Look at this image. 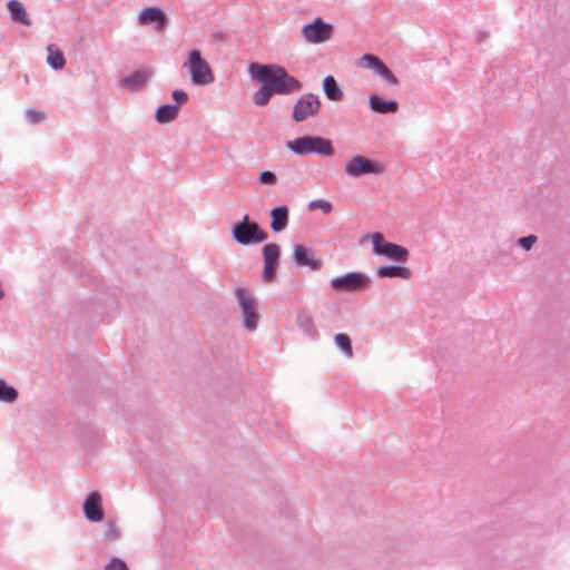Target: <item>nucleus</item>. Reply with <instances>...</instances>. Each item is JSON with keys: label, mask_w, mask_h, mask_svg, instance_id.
<instances>
[{"label": "nucleus", "mask_w": 570, "mask_h": 570, "mask_svg": "<svg viewBox=\"0 0 570 570\" xmlns=\"http://www.w3.org/2000/svg\"><path fill=\"white\" fill-rule=\"evenodd\" d=\"M248 73L252 79L262 82L253 95V102L258 107L266 106L273 95H291L302 89V82L278 65L252 62Z\"/></svg>", "instance_id": "f257e3e1"}, {"label": "nucleus", "mask_w": 570, "mask_h": 570, "mask_svg": "<svg viewBox=\"0 0 570 570\" xmlns=\"http://www.w3.org/2000/svg\"><path fill=\"white\" fill-rule=\"evenodd\" d=\"M287 148L296 155L304 156L316 154L331 157L334 147L330 139L320 136H303L287 142Z\"/></svg>", "instance_id": "f03ea898"}, {"label": "nucleus", "mask_w": 570, "mask_h": 570, "mask_svg": "<svg viewBox=\"0 0 570 570\" xmlns=\"http://www.w3.org/2000/svg\"><path fill=\"white\" fill-rule=\"evenodd\" d=\"M232 236L243 246L256 245L268 238V234L256 222L250 220L248 215L233 226Z\"/></svg>", "instance_id": "7ed1b4c3"}, {"label": "nucleus", "mask_w": 570, "mask_h": 570, "mask_svg": "<svg viewBox=\"0 0 570 570\" xmlns=\"http://www.w3.org/2000/svg\"><path fill=\"white\" fill-rule=\"evenodd\" d=\"M234 294L242 312L244 328L254 332L259 322L255 297L245 287H236Z\"/></svg>", "instance_id": "20e7f679"}, {"label": "nucleus", "mask_w": 570, "mask_h": 570, "mask_svg": "<svg viewBox=\"0 0 570 570\" xmlns=\"http://www.w3.org/2000/svg\"><path fill=\"white\" fill-rule=\"evenodd\" d=\"M184 68L188 70L191 82L196 86H206L214 81L210 66L198 50L189 51L188 59L184 62Z\"/></svg>", "instance_id": "39448f33"}, {"label": "nucleus", "mask_w": 570, "mask_h": 570, "mask_svg": "<svg viewBox=\"0 0 570 570\" xmlns=\"http://www.w3.org/2000/svg\"><path fill=\"white\" fill-rule=\"evenodd\" d=\"M373 253L385 256L387 259L404 264L409 258V250L395 243L386 242L381 233H374L372 236Z\"/></svg>", "instance_id": "423d86ee"}, {"label": "nucleus", "mask_w": 570, "mask_h": 570, "mask_svg": "<svg viewBox=\"0 0 570 570\" xmlns=\"http://www.w3.org/2000/svg\"><path fill=\"white\" fill-rule=\"evenodd\" d=\"M344 170L347 176L357 178L364 175H381L384 173V166L367 157L356 155L346 161Z\"/></svg>", "instance_id": "0eeeda50"}, {"label": "nucleus", "mask_w": 570, "mask_h": 570, "mask_svg": "<svg viewBox=\"0 0 570 570\" xmlns=\"http://www.w3.org/2000/svg\"><path fill=\"white\" fill-rule=\"evenodd\" d=\"M321 106L318 95L312 92L302 95L294 104L292 117L296 122H302L309 117H315L320 112Z\"/></svg>", "instance_id": "6e6552de"}, {"label": "nucleus", "mask_w": 570, "mask_h": 570, "mask_svg": "<svg viewBox=\"0 0 570 570\" xmlns=\"http://www.w3.org/2000/svg\"><path fill=\"white\" fill-rule=\"evenodd\" d=\"M371 283L370 277L361 272H350L331 279V287L337 292H356L364 289Z\"/></svg>", "instance_id": "1a4fd4ad"}, {"label": "nucleus", "mask_w": 570, "mask_h": 570, "mask_svg": "<svg viewBox=\"0 0 570 570\" xmlns=\"http://www.w3.org/2000/svg\"><path fill=\"white\" fill-rule=\"evenodd\" d=\"M301 33L307 43H323L331 39L333 26L323 21L321 18H316L311 23L304 24L301 29Z\"/></svg>", "instance_id": "9d476101"}, {"label": "nucleus", "mask_w": 570, "mask_h": 570, "mask_svg": "<svg viewBox=\"0 0 570 570\" xmlns=\"http://www.w3.org/2000/svg\"><path fill=\"white\" fill-rule=\"evenodd\" d=\"M102 498L99 492L91 491L85 499L82 509L86 519L90 522H99L104 519L101 504Z\"/></svg>", "instance_id": "9b49d317"}, {"label": "nucleus", "mask_w": 570, "mask_h": 570, "mask_svg": "<svg viewBox=\"0 0 570 570\" xmlns=\"http://www.w3.org/2000/svg\"><path fill=\"white\" fill-rule=\"evenodd\" d=\"M151 77L153 70L148 68H142L122 77L119 81V85L121 88H126L131 91H138L146 86V83L151 79Z\"/></svg>", "instance_id": "f8f14e48"}, {"label": "nucleus", "mask_w": 570, "mask_h": 570, "mask_svg": "<svg viewBox=\"0 0 570 570\" xmlns=\"http://www.w3.org/2000/svg\"><path fill=\"white\" fill-rule=\"evenodd\" d=\"M138 22L141 26L157 23L156 30L161 31L167 27L168 20L165 12L158 7L144 8L138 17Z\"/></svg>", "instance_id": "ddd939ff"}, {"label": "nucleus", "mask_w": 570, "mask_h": 570, "mask_svg": "<svg viewBox=\"0 0 570 570\" xmlns=\"http://www.w3.org/2000/svg\"><path fill=\"white\" fill-rule=\"evenodd\" d=\"M368 105L373 112L381 115L395 114L399 110V104L395 100H385L376 94L368 97Z\"/></svg>", "instance_id": "4468645a"}, {"label": "nucleus", "mask_w": 570, "mask_h": 570, "mask_svg": "<svg viewBox=\"0 0 570 570\" xmlns=\"http://www.w3.org/2000/svg\"><path fill=\"white\" fill-rule=\"evenodd\" d=\"M7 9L10 14V19L14 23H20L23 26H31V20L27 13L24 6L18 0H9L7 3Z\"/></svg>", "instance_id": "2eb2a0df"}, {"label": "nucleus", "mask_w": 570, "mask_h": 570, "mask_svg": "<svg viewBox=\"0 0 570 570\" xmlns=\"http://www.w3.org/2000/svg\"><path fill=\"white\" fill-rule=\"evenodd\" d=\"M293 258L297 266H307L312 271H318L322 266L321 261L309 257L307 248L303 245H296L294 247Z\"/></svg>", "instance_id": "dca6fc26"}, {"label": "nucleus", "mask_w": 570, "mask_h": 570, "mask_svg": "<svg viewBox=\"0 0 570 570\" xmlns=\"http://www.w3.org/2000/svg\"><path fill=\"white\" fill-rule=\"evenodd\" d=\"M271 218V229L274 233H281L288 225V208L284 205L273 208Z\"/></svg>", "instance_id": "f3484780"}, {"label": "nucleus", "mask_w": 570, "mask_h": 570, "mask_svg": "<svg viewBox=\"0 0 570 570\" xmlns=\"http://www.w3.org/2000/svg\"><path fill=\"white\" fill-rule=\"evenodd\" d=\"M376 275L381 278H402V279H409L412 275L410 268L400 266V265H392V266H380L376 268Z\"/></svg>", "instance_id": "a211bd4d"}, {"label": "nucleus", "mask_w": 570, "mask_h": 570, "mask_svg": "<svg viewBox=\"0 0 570 570\" xmlns=\"http://www.w3.org/2000/svg\"><path fill=\"white\" fill-rule=\"evenodd\" d=\"M179 107L177 105L166 104L156 109L155 119L158 124H169L178 117Z\"/></svg>", "instance_id": "6ab92c4d"}, {"label": "nucleus", "mask_w": 570, "mask_h": 570, "mask_svg": "<svg viewBox=\"0 0 570 570\" xmlns=\"http://www.w3.org/2000/svg\"><path fill=\"white\" fill-rule=\"evenodd\" d=\"M322 87L328 100L341 101L343 99V90L333 76H326L323 79Z\"/></svg>", "instance_id": "aec40b11"}, {"label": "nucleus", "mask_w": 570, "mask_h": 570, "mask_svg": "<svg viewBox=\"0 0 570 570\" xmlns=\"http://www.w3.org/2000/svg\"><path fill=\"white\" fill-rule=\"evenodd\" d=\"M47 63L53 70H61L66 65L63 53L59 49H56L53 45L47 46Z\"/></svg>", "instance_id": "412c9836"}, {"label": "nucleus", "mask_w": 570, "mask_h": 570, "mask_svg": "<svg viewBox=\"0 0 570 570\" xmlns=\"http://www.w3.org/2000/svg\"><path fill=\"white\" fill-rule=\"evenodd\" d=\"M262 254L264 258V263L276 264L278 263L281 256V248L275 243H268L264 245L262 248Z\"/></svg>", "instance_id": "4be33fe9"}, {"label": "nucleus", "mask_w": 570, "mask_h": 570, "mask_svg": "<svg viewBox=\"0 0 570 570\" xmlns=\"http://www.w3.org/2000/svg\"><path fill=\"white\" fill-rule=\"evenodd\" d=\"M334 342H335V345L337 346V348L341 350L342 353L346 357H348V358L353 357V347H352L351 338L347 334H344V333L336 334L334 336Z\"/></svg>", "instance_id": "5701e85b"}, {"label": "nucleus", "mask_w": 570, "mask_h": 570, "mask_svg": "<svg viewBox=\"0 0 570 570\" xmlns=\"http://www.w3.org/2000/svg\"><path fill=\"white\" fill-rule=\"evenodd\" d=\"M298 327L309 337H314L317 334L316 326L313 318L307 314H302L297 320Z\"/></svg>", "instance_id": "b1692460"}, {"label": "nucleus", "mask_w": 570, "mask_h": 570, "mask_svg": "<svg viewBox=\"0 0 570 570\" xmlns=\"http://www.w3.org/2000/svg\"><path fill=\"white\" fill-rule=\"evenodd\" d=\"M383 63V61L374 56V55H371V53H365L363 55L358 61H357V66L363 68V69H371L373 70L374 72H376L377 68Z\"/></svg>", "instance_id": "393cba45"}, {"label": "nucleus", "mask_w": 570, "mask_h": 570, "mask_svg": "<svg viewBox=\"0 0 570 570\" xmlns=\"http://www.w3.org/2000/svg\"><path fill=\"white\" fill-rule=\"evenodd\" d=\"M18 399V392L14 387L8 385L0 379V402L12 403Z\"/></svg>", "instance_id": "a878e982"}, {"label": "nucleus", "mask_w": 570, "mask_h": 570, "mask_svg": "<svg viewBox=\"0 0 570 570\" xmlns=\"http://www.w3.org/2000/svg\"><path fill=\"white\" fill-rule=\"evenodd\" d=\"M379 77H381L386 83L391 86L399 85L397 78L394 73L387 68V66L383 62L375 72Z\"/></svg>", "instance_id": "bb28decb"}, {"label": "nucleus", "mask_w": 570, "mask_h": 570, "mask_svg": "<svg viewBox=\"0 0 570 570\" xmlns=\"http://www.w3.org/2000/svg\"><path fill=\"white\" fill-rule=\"evenodd\" d=\"M105 535L110 541H117L120 539L121 533L117 527V523L115 521L108 520L106 523V531Z\"/></svg>", "instance_id": "cd10ccee"}, {"label": "nucleus", "mask_w": 570, "mask_h": 570, "mask_svg": "<svg viewBox=\"0 0 570 570\" xmlns=\"http://www.w3.org/2000/svg\"><path fill=\"white\" fill-rule=\"evenodd\" d=\"M276 268H277L276 264L264 263V268H263V272H262V279H263V282L271 283V282L275 281V278H276Z\"/></svg>", "instance_id": "c85d7f7f"}, {"label": "nucleus", "mask_w": 570, "mask_h": 570, "mask_svg": "<svg viewBox=\"0 0 570 570\" xmlns=\"http://www.w3.org/2000/svg\"><path fill=\"white\" fill-rule=\"evenodd\" d=\"M308 209L309 210L321 209L325 214H330L332 212V209H333V206L326 199H314V200L309 202Z\"/></svg>", "instance_id": "c756f323"}, {"label": "nucleus", "mask_w": 570, "mask_h": 570, "mask_svg": "<svg viewBox=\"0 0 570 570\" xmlns=\"http://www.w3.org/2000/svg\"><path fill=\"white\" fill-rule=\"evenodd\" d=\"M258 181L263 185L274 186L277 183V176L273 171L264 170L259 174Z\"/></svg>", "instance_id": "7c9ffc66"}, {"label": "nucleus", "mask_w": 570, "mask_h": 570, "mask_svg": "<svg viewBox=\"0 0 570 570\" xmlns=\"http://www.w3.org/2000/svg\"><path fill=\"white\" fill-rule=\"evenodd\" d=\"M105 570H129V568L122 559L114 557L105 566Z\"/></svg>", "instance_id": "2f4dec72"}, {"label": "nucleus", "mask_w": 570, "mask_h": 570, "mask_svg": "<svg viewBox=\"0 0 570 570\" xmlns=\"http://www.w3.org/2000/svg\"><path fill=\"white\" fill-rule=\"evenodd\" d=\"M26 118L30 124H38L45 119V114L33 109H28L26 111Z\"/></svg>", "instance_id": "473e14b6"}, {"label": "nucleus", "mask_w": 570, "mask_h": 570, "mask_svg": "<svg viewBox=\"0 0 570 570\" xmlns=\"http://www.w3.org/2000/svg\"><path fill=\"white\" fill-rule=\"evenodd\" d=\"M537 236L535 235H529V236H525V237H521L518 239V244L524 249V250H530L532 248V246L535 244L537 242Z\"/></svg>", "instance_id": "72a5a7b5"}, {"label": "nucleus", "mask_w": 570, "mask_h": 570, "mask_svg": "<svg viewBox=\"0 0 570 570\" xmlns=\"http://www.w3.org/2000/svg\"><path fill=\"white\" fill-rule=\"evenodd\" d=\"M171 97L176 102L175 105H177L178 107L186 104L188 100V95L184 90H180V89H175L171 92Z\"/></svg>", "instance_id": "f704fd0d"}, {"label": "nucleus", "mask_w": 570, "mask_h": 570, "mask_svg": "<svg viewBox=\"0 0 570 570\" xmlns=\"http://www.w3.org/2000/svg\"><path fill=\"white\" fill-rule=\"evenodd\" d=\"M3 295H4V293H3V291L0 288V299H2V298H3Z\"/></svg>", "instance_id": "c9c22d12"}]
</instances>
